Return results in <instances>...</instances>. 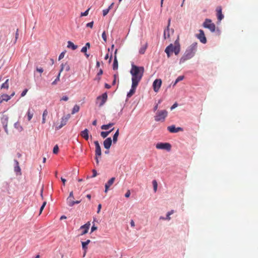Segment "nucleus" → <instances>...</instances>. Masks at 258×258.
Returning <instances> with one entry per match:
<instances>
[{
	"mask_svg": "<svg viewBox=\"0 0 258 258\" xmlns=\"http://www.w3.org/2000/svg\"><path fill=\"white\" fill-rule=\"evenodd\" d=\"M67 121L65 119V118L63 116L61 118L60 123H62L63 125L67 124Z\"/></svg>",
	"mask_w": 258,
	"mask_h": 258,
	"instance_id": "56",
	"label": "nucleus"
},
{
	"mask_svg": "<svg viewBox=\"0 0 258 258\" xmlns=\"http://www.w3.org/2000/svg\"><path fill=\"white\" fill-rule=\"evenodd\" d=\"M198 43L195 42L190 45L185 50L183 55L179 59V64L184 62L186 60L192 58L197 51Z\"/></svg>",
	"mask_w": 258,
	"mask_h": 258,
	"instance_id": "3",
	"label": "nucleus"
},
{
	"mask_svg": "<svg viewBox=\"0 0 258 258\" xmlns=\"http://www.w3.org/2000/svg\"><path fill=\"white\" fill-rule=\"evenodd\" d=\"M162 83V80L161 79H155L152 84L153 89L155 92H158L161 87Z\"/></svg>",
	"mask_w": 258,
	"mask_h": 258,
	"instance_id": "9",
	"label": "nucleus"
},
{
	"mask_svg": "<svg viewBox=\"0 0 258 258\" xmlns=\"http://www.w3.org/2000/svg\"><path fill=\"white\" fill-rule=\"evenodd\" d=\"M108 98L107 92H105L102 94L101 95H99L96 98V103H98V101L100 100V102L99 103V106L101 107L103 106L105 102L107 101Z\"/></svg>",
	"mask_w": 258,
	"mask_h": 258,
	"instance_id": "7",
	"label": "nucleus"
},
{
	"mask_svg": "<svg viewBox=\"0 0 258 258\" xmlns=\"http://www.w3.org/2000/svg\"><path fill=\"white\" fill-rule=\"evenodd\" d=\"M167 115L168 112L166 110H158L156 112V115L154 116V119L156 121H164Z\"/></svg>",
	"mask_w": 258,
	"mask_h": 258,
	"instance_id": "5",
	"label": "nucleus"
},
{
	"mask_svg": "<svg viewBox=\"0 0 258 258\" xmlns=\"http://www.w3.org/2000/svg\"><path fill=\"white\" fill-rule=\"evenodd\" d=\"M79 110L80 106L77 104L75 105L72 110V114H74L77 113L79 111Z\"/></svg>",
	"mask_w": 258,
	"mask_h": 258,
	"instance_id": "34",
	"label": "nucleus"
},
{
	"mask_svg": "<svg viewBox=\"0 0 258 258\" xmlns=\"http://www.w3.org/2000/svg\"><path fill=\"white\" fill-rule=\"evenodd\" d=\"M114 129V127L111 128L110 130H109V131H102L100 133V135L101 136V137H102L103 138H107V137L109 135V134L111 133L113 130Z\"/></svg>",
	"mask_w": 258,
	"mask_h": 258,
	"instance_id": "25",
	"label": "nucleus"
},
{
	"mask_svg": "<svg viewBox=\"0 0 258 258\" xmlns=\"http://www.w3.org/2000/svg\"><path fill=\"white\" fill-rule=\"evenodd\" d=\"M216 16L217 20L219 23H220L222 20L224 18V16L222 13V8L221 6H218L217 7L216 10Z\"/></svg>",
	"mask_w": 258,
	"mask_h": 258,
	"instance_id": "14",
	"label": "nucleus"
},
{
	"mask_svg": "<svg viewBox=\"0 0 258 258\" xmlns=\"http://www.w3.org/2000/svg\"><path fill=\"white\" fill-rule=\"evenodd\" d=\"M115 180V177H111L107 181V182L105 184V185L110 187L113 184Z\"/></svg>",
	"mask_w": 258,
	"mask_h": 258,
	"instance_id": "31",
	"label": "nucleus"
},
{
	"mask_svg": "<svg viewBox=\"0 0 258 258\" xmlns=\"http://www.w3.org/2000/svg\"><path fill=\"white\" fill-rule=\"evenodd\" d=\"M9 95L7 94H3L0 96V104L3 102V101L8 102L10 100Z\"/></svg>",
	"mask_w": 258,
	"mask_h": 258,
	"instance_id": "22",
	"label": "nucleus"
},
{
	"mask_svg": "<svg viewBox=\"0 0 258 258\" xmlns=\"http://www.w3.org/2000/svg\"><path fill=\"white\" fill-rule=\"evenodd\" d=\"M102 155L101 152V147H95V160L96 161V165H98L99 163V158Z\"/></svg>",
	"mask_w": 258,
	"mask_h": 258,
	"instance_id": "15",
	"label": "nucleus"
},
{
	"mask_svg": "<svg viewBox=\"0 0 258 258\" xmlns=\"http://www.w3.org/2000/svg\"><path fill=\"white\" fill-rule=\"evenodd\" d=\"M14 171L16 172L17 175H21V169L19 166V163L17 159L14 160Z\"/></svg>",
	"mask_w": 258,
	"mask_h": 258,
	"instance_id": "17",
	"label": "nucleus"
},
{
	"mask_svg": "<svg viewBox=\"0 0 258 258\" xmlns=\"http://www.w3.org/2000/svg\"><path fill=\"white\" fill-rule=\"evenodd\" d=\"M167 129L170 133H177L179 132H182L183 131V128L182 127H176L174 124L168 126Z\"/></svg>",
	"mask_w": 258,
	"mask_h": 258,
	"instance_id": "13",
	"label": "nucleus"
},
{
	"mask_svg": "<svg viewBox=\"0 0 258 258\" xmlns=\"http://www.w3.org/2000/svg\"><path fill=\"white\" fill-rule=\"evenodd\" d=\"M81 201H72L71 200L67 203L68 206L70 207H73L75 204H78L80 203Z\"/></svg>",
	"mask_w": 258,
	"mask_h": 258,
	"instance_id": "35",
	"label": "nucleus"
},
{
	"mask_svg": "<svg viewBox=\"0 0 258 258\" xmlns=\"http://www.w3.org/2000/svg\"><path fill=\"white\" fill-rule=\"evenodd\" d=\"M92 223H93V225L91 226V228L90 233H92L93 232H94L95 231L97 230V227L96 226H95V224L94 223V222H93Z\"/></svg>",
	"mask_w": 258,
	"mask_h": 258,
	"instance_id": "45",
	"label": "nucleus"
},
{
	"mask_svg": "<svg viewBox=\"0 0 258 258\" xmlns=\"http://www.w3.org/2000/svg\"><path fill=\"white\" fill-rule=\"evenodd\" d=\"M81 136L86 141H88L89 139V131L88 129L85 128L80 133Z\"/></svg>",
	"mask_w": 258,
	"mask_h": 258,
	"instance_id": "20",
	"label": "nucleus"
},
{
	"mask_svg": "<svg viewBox=\"0 0 258 258\" xmlns=\"http://www.w3.org/2000/svg\"><path fill=\"white\" fill-rule=\"evenodd\" d=\"M204 28L208 29L212 33L216 31V25L210 19L206 18L202 24Z\"/></svg>",
	"mask_w": 258,
	"mask_h": 258,
	"instance_id": "4",
	"label": "nucleus"
},
{
	"mask_svg": "<svg viewBox=\"0 0 258 258\" xmlns=\"http://www.w3.org/2000/svg\"><path fill=\"white\" fill-rule=\"evenodd\" d=\"M87 50L88 49L87 48H86L85 46H83L81 50V52L84 53H86L87 52Z\"/></svg>",
	"mask_w": 258,
	"mask_h": 258,
	"instance_id": "60",
	"label": "nucleus"
},
{
	"mask_svg": "<svg viewBox=\"0 0 258 258\" xmlns=\"http://www.w3.org/2000/svg\"><path fill=\"white\" fill-rule=\"evenodd\" d=\"M111 85L107 84V83H105L104 84V87L106 88V89H109L111 88Z\"/></svg>",
	"mask_w": 258,
	"mask_h": 258,
	"instance_id": "64",
	"label": "nucleus"
},
{
	"mask_svg": "<svg viewBox=\"0 0 258 258\" xmlns=\"http://www.w3.org/2000/svg\"><path fill=\"white\" fill-rule=\"evenodd\" d=\"M199 33L196 34V37L203 44H206L207 42V39L206 37L204 31L202 29L199 30Z\"/></svg>",
	"mask_w": 258,
	"mask_h": 258,
	"instance_id": "8",
	"label": "nucleus"
},
{
	"mask_svg": "<svg viewBox=\"0 0 258 258\" xmlns=\"http://www.w3.org/2000/svg\"><path fill=\"white\" fill-rule=\"evenodd\" d=\"M43 71H44L43 69L41 67H39V68L37 67L36 68V71L40 74L42 73L43 72Z\"/></svg>",
	"mask_w": 258,
	"mask_h": 258,
	"instance_id": "55",
	"label": "nucleus"
},
{
	"mask_svg": "<svg viewBox=\"0 0 258 258\" xmlns=\"http://www.w3.org/2000/svg\"><path fill=\"white\" fill-rule=\"evenodd\" d=\"M93 24H94V21H92L86 24V27L90 28H92L93 27Z\"/></svg>",
	"mask_w": 258,
	"mask_h": 258,
	"instance_id": "52",
	"label": "nucleus"
},
{
	"mask_svg": "<svg viewBox=\"0 0 258 258\" xmlns=\"http://www.w3.org/2000/svg\"><path fill=\"white\" fill-rule=\"evenodd\" d=\"M171 145L168 142H158L156 144V148L157 149L165 150L169 152L171 150Z\"/></svg>",
	"mask_w": 258,
	"mask_h": 258,
	"instance_id": "6",
	"label": "nucleus"
},
{
	"mask_svg": "<svg viewBox=\"0 0 258 258\" xmlns=\"http://www.w3.org/2000/svg\"><path fill=\"white\" fill-rule=\"evenodd\" d=\"M131 196V191L130 190H127L126 193L124 195V197L126 198H128Z\"/></svg>",
	"mask_w": 258,
	"mask_h": 258,
	"instance_id": "59",
	"label": "nucleus"
},
{
	"mask_svg": "<svg viewBox=\"0 0 258 258\" xmlns=\"http://www.w3.org/2000/svg\"><path fill=\"white\" fill-rule=\"evenodd\" d=\"M144 72L145 68L143 66L136 65L134 62H132L130 71L132 76V83L139 84L143 77Z\"/></svg>",
	"mask_w": 258,
	"mask_h": 258,
	"instance_id": "1",
	"label": "nucleus"
},
{
	"mask_svg": "<svg viewBox=\"0 0 258 258\" xmlns=\"http://www.w3.org/2000/svg\"><path fill=\"white\" fill-rule=\"evenodd\" d=\"M113 141L111 137H108L103 141V145L105 149H110Z\"/></svg>",
	"mask_w": 258,
	"mask_h": 258,
	"instance_id": "16",
	"label": "nucleus"
},
{
	"mask_svg": "<svg viewBox=\"0 0 258 258\" xmlns=\"http://www.w3.org/2000/svg\"><path fill=\"white\" fill-rule=\"evenodd\" d=\"M97 174H98V173H97V170L96 169H94L92 170V175L90 177H91V178L95 177L97 175Z\"/></svg>",
	"mask_w": 258,
	"mask_h": 258,
	"instance_id": "48",
	"label": "nucleus"
},
{
	"mask_svg": "<svg viewBox=\"0 0 258 258\" xmlns=\"http://www.w3.org/2000/svg\"><path fill=\"white\" fill-rule=\"evenodd\" d=\"M28 91V89H27V88H25L21 93V97H24L26 95V94H27V92Z\"/></svg>",
	"mask_w": 258,
	"mask_h": 258,
	"instance_id": "51",
	"label": "nucleus"
},
{
	"mask_svg": "<svg viewBox=\"0 0 258 258\" xmlns=\"http://www.w3.org/2000/svg\"><path fill=\"white\" fill-rule=\"evenodd\" d=\"M9 79H7L6 80V81L1 85V89H9Z\"/></svg>",
	"mask_w": 258,
	"mask_h": 258,
	"instance_id": "33",
	"label": "nucleus"
},
{
	"mask_svg": "<svg viewBox=\"0 0 258 258\" xmlns=\"http://www.w3.org/2000/svg\"><path fill=\"white\" fill-rule=\"evenodd\" d=\"M9 117L7 115H3L1 118V122L4 128L5 132L7 135L9 134V131L8 129V123Z\"/></svg>",
	"mask_w": 258,
	"mask_h": 258,
	"instance_id": "12",
	"label": "nucleus"
},
{
	"mask_svg": "<svg viewBox=\"0 0 258 258\" xmlns=\"http://www.w3.org/2000/svg\"><path fill=\"white\" fill-rule=\"evenodd\" d=\"M34 110H31L30 108H29L27 112V119L28 121L31 120L33 116Z\"/></svg>",
	"mask_w": 258,
	"mask_h": 258,
	"instance_id": "30",
	"label": "nucleus"
},
{
	"mask_svg": "<svg viewBox=\"0 0 258 258\" xmlns=\"http://www.w3.org/2000/svg\"><path fill=\"white\" fill-rule=\"evenodd\" d=\"M174 212V211L173 210H171V211L168 212L166 213V217H165V219L167 220H170L171 219V218L170 216L173 214Z\"/></svg>",
	"mask_w": 258,
	"mask_h": 258,
	"instance_id": "36",
	"label": "nucleus"
},
{
	"mask_svg": "<svg viewBox=\"0 0 258 258\" xmlns=\"http://www.w3.org/2000/svg\"><path fill=\"white\" fill-rule=\"evenodd\" d=\"M181 50V45L179 43V36L174 42V44H169L165 49L164 52L166 53L168 58L171 56L174 53L175 55H178Z\"/></svg>",
	"mask_w": 258,
	"mask_h": 258,
	"instance_id": "2",
	"label": "nucleus"
},
{
	"mask_svg": "<svg viewBox=\"0 0 258 258\" xmlns=\"http://www.w3.org/2000/svg\"><path fill=\"white\" fill-rule=\"evenodd\" d=\"M90 9V8H88L85 12H81L80 16L81 17H83V16H87L88 15V13H89Z\"/></svg>",
	"mask_w": 258,
	"mask_h": 258,
	"instance_id": "44",
	"label": "nucleus"
},
{
	"mask_svg": "<svg viewBox=\"0 0 258 258\" xmlns=\"http://www.w3.org/2000/svg\"><path fill=\"white\" fill-rule=\"evenodd\" d=\"M109 57V60H108V62L110 63L111 62L112 59V52L111 53V55H110V56H109V54L108 53L106 54V55H105V56L104 57V59L106 60Z\"/></svg>",
	"mask_w": 258,
	"mask_h": 258,
	"instance_id": "40",
	"label": "nucleus"
},
{
	"mask_svg": "<svg viewBox=\"0 0 258 258\" xmlns=\"http://www.w3.org/2000/svg\"><path fill=\"white\" fill-rule=\"evenodd\" d=\"M69 100V97L67 95L62 96L60 99V101H67Z\"/></svg>",
	"mask_w": 258,
	"mask_h": 258,
	"instance_id": "54",
	"label": "nucleus"
},
{
	"mask_svg": "<svg viewBox=\"0 0 258 258\" xmlns=\"http://www.w3.org/2000/svg\"><path fill=\"white\" fill-rule=\"evenodd\" d=\"M103 74V71L102 69H100L98 72L97 73L95 78L94 79V80L95 81H97L98 82H99L101 78V76Z\"/></svg>",
	"mask_w": 258,
	"mask_h": 258,
	"instance_id": "26",
	"label": "nucleus"
},
{
	"mask_svg": "<svg viewBox=\"0 0 258 258\" xmlns=\"http://www.w3.org/2000/svg\"><path fill=\"white\" fill-rule=\"evenodd\" d=\"M90 225V222L88 221L85 224L82 225L79 229V230H82V232L79 235L82 236L87 234L88 232Z\"/></svg>",
	"mask_w": 258,
	"mask_h": 258,
	"instance_id": "11",
	"label": "nucleus"
},
{
	"mask_svg": "<svg viewBox=\"0 0 258 258\" xmlns=\"http://www.w3.org/2000/svg\"><path fill=\"white\" fill-rule=\"evenodd\" d=\"M118 67V60L117 59V56H115L113 59V64H112V69L113 70H117Z\"/></svg>",
	"mask_w": 258,
	"mask_h": 258,
	"instance_id": "28",
	"label": "nucleus"
},
{
	"mask_svg": "<svg viewBox=\"0 0 258 258\" xmlns=\"http://www.w3.org/2000/svg\"><path fill=\"white\" fill-rule=\"evenodd\" d=\"M214 33H216L217 35H220L221 33V31L218 27H217L216 28V31Z\"/></svg>",
	"mask_w": 258,
	"mask_h": 258,
	"instance_id": "57",
	"label": "nucleus"
},
{
	"mask_svg": "<svg viewBox=\"0 0 258 258\" xmlns=\"http://www.w3.org/2000/svg\"><path fill=\"white\" fill-rule=\"evenodd\" d=\"M60 75L59 74H57L55 79L51 83L52 85H55L57 84V82L60 80Z\"/></svg>",
	"mask_w": 258,
	"mask_h": 258,
	"instance_id": "38",
	"label": "nucleus"
},
{
	"mask_svg": "<svg viewBox=\"0 0 258 258\" xmlns=\"http://www.w3.org/2000/svg\"><path fill=\"white\" fill-rule=\"evenodd\" d=\"M59 151V147L57 145H55L52 150L53 154H57L58 153Z\"/></svg>",
	"mask_w": 258,
	"mask_h": 258,
	"instance_id": "39",
	"label": "nucleus"
},
{
	"mask_svg": "<svg viewBox=\"0 0 258 258\" xmlns=\"http://www.w3.org/2000/svg\"><path fill=\"white\" fill-rule=\"evenodd\" d=\"M119 135V130L118 128L115 131V132L114 133V134H113V135L112 136V140L113 141V144H115L117 143V142L118 141V138Z\"/></svg>",
	"mask_w": 258,
	"mask_h": 258,
	"instance_id": "23",
	"label": "nucleus"
},
{
	"mask_svg": "<svg viewBox=\"0 0 258 258\" xmlns=\"http://www.w3.org/2000/svg\"><path fill=\"white\" fill-rule=\"evenodd\" d=\"M18 36H19L18 29H17L16 32V34H15V39L14 43H16V42L17 41V40L18 38Z\"/></svg>",
	"mask_w": 258,
	"mask_h": 258,
	"instance_id": "63",
	"label": "nucleus"
},
{
	"mask_svg": "<svg viewBox=\"0 0 258 258\" xmlns=\"http://www.w3.org/2000/svg\"><path fill=\"white\" fill-rule=\"evenodd\" d=\"M101 208H102V205L101 204H99L98 205V207H97V213L98 214L100 213V210L101 209Z\"/></svg>",
	"mask_w": 258,
	"mask_h": 258,
	"instance_id": "61",
	"label": "nucleus"
},
{
	"mask_svg": "<svg viewBox=\"0 0 258 258\" xmlns=\"http://www.w3.org/2000/svg\"><path fill=\"white\" fill-rule=\"evenodd\" d=\"M170 22H171V18H169L168 20L167 26L166 28L165 29V30L164 31L163 37H164V38L165 39L166 38V35H167V38H169L170 37V33H169L170 29H169V27H170Z\"/></svg>",
	"mask_w": 258,
	"mask_h": 258,
	"instance_id": "19",
	"label": "nucleus"
},
{
	"mask_svg": "<svg viewBox=\"0 0 258 258\" xmlns=\"http://www.w3.org/2000/svg\"><path fill=\"white\" fill-rule=\"evenodd\" d=\"M67 47L68 48L71 49L73 50H76L78 48V45L75 44L72 41H68Z\"/></svg>",
	"mask_w": 258,
	"mask_h": 258,
	"instance_id": "27",
	"label": "nucleus"
},
{
	"mask_svg": "<svg viewBox=\"0 0 258 258\" xmlns=\"http://www.w3.org/2000/svg\"><path fill=\"white\" fill-rule=\"evenodd\" d=\"M67 65V62L65 63H62L61 64H60V70L59 71V72L58 73V74H59L60 75V74L63 71V69H64V67H65V66Z\"/></svg>",
	"mask_w": 258,
	"mask_h": 258,
	"instance_id": "43",
	"label": "nucleus"
},
{
	"mask_svg": "<svg viewBox=\"0 0 258 258\" xmlns=\"http://www.w3.org/2000/svg\"><path fill=\"white\" fill-rule=\"evenodd\" d=\"M115 124V122H109L108 124H104L102 125L100 127L101 130H107L109 128H111Z\"/></svg>",
	"mask_w": 258,
	"mask_h": 258,
	"instance_id": "24",
	"label": "nucleus"
},
{
	"mask_svg": "<svg viewBox=\"0 0 258 258\" xmlns=\"http://www.w3.org/2000/svg\"><path fill=\"white\" fill-rule=\"evenodd\" d=\"M138 85V84L132 83L131 88L130 89V91L127 92L126 94V101H127V99L131 98L135 93L137 88Z\"/></svg>",
	"mask_w": 258,
	"mask_h": 258,
	"instance_id": "10",
	"label": "nucleus"
},
{
	"mask_svg": "<svg viewBox=\"0 0 258 258\" xmlns=\"http://www.w3.org/2000/svg\"><path fill=\"white\" fill-rule=\"evenodd\" d=\"M66 52V50H64L60 53V54L59 55L58 57V61L60 60L61 59H62L63 58Z\"/></svg>",
	"mask_w": 258,
	"mask_h": 258,
	"instance_id": "42",
	"label": "nucleus"
},
{
	"mask_svg": "<svg viewBox=\"0 0 258 258\" xmlns=\"http://www.w3.org/2000/svg\"><path fill=\"white\" fill-rule=\"evenodd\" d=\"M102 38L103 41H104V42L106 43L107 42V36H106V32L105 31H104L103 32V33H102Z\"/></svg>",
	"mask_w": 258,
	"mask_h": 258,
	"instance_id": "46",
	"label": "nucleus"
},
{
	"mask_svg": "<svg viewBox=\"0 0 258 258\" xmlns=\"http://www.w3.org/2000/svg\"><path fill=\"white\" fill-rule=\"evenodd\" d=\"M48 111L47 110V109H45L44 111H43V114H42V117H44V118H46V116L48 115Z\"/></svg>",
	"mask_w": 258,
	"mask_h": 258,
	"instance_id": "58",
	"label": "nucleus"
},
{
	"mask_svg": "<svg viewBox=\"0 0 258 258\" xmlns=\"http://www.w3.org/2000/svg\"><path fill=\"white\" fill-rule=\"evenodd\" d=\"M74 195H73V191H71V192H70V194H69V197H68V198H67V203H68V202H69L70 201L72 200H71V198H73V199H74Z\"/></svg>",
	"mask_w": 258,
	"mask_h": 258,
	"instance_id": "47",
	"label": "nucleus"
},
{
	"mask_svg": "<svg viewBox=\"0 0 258 258\" xmlns=\"http://www.w3.org/2000/svg\"><path fill=\"white\" fill-rule=\"evenodd\" d=\"M109 10H108V9L107 8L103 10L102 11L103 16L105 17V16H106L108 14V13H109Z\"/></svg>",
	"mask_w": 258,
	"mask_h": 258,
	"instance_id": "50",
	"label": "nucleus"
},
{
	"mask_svg": "<svg viewBox=\"0 0 258 258\" xmlns=\"http://www.w3.org/2000/svg\"><path fill=\"white\" fill-rule=\"evenodd\" d=\"M148 47V43L146 42L145 45H143L139 49V53L140 54H144L145 53L146 50Z\"/></svg>",
	"mask_w": 258,
	"mask_h": 258,
	"instance_id": "29",
	"label": "nucleus"
},
{
	"mask_svg": "<svg viewBox=\"0 0 258 258\" xmlns=\"http://www.w3.org/2000/svg\"><path fill=\"white\" fill-rule=\"evenodd\" d=\"M14 126L19 132H22L23 130L22 126L20 124L19 121L15 122Z\"/></svg>",
	"mask_w": 258,
	"mask_h": 258,
	"instance_id": "32",
	"label": "nucleus"
},
{
	"mask_svg": "<svg viewBox=\"0 0 258 258\" xmlns=\"http://www.w3.org/2000/svg\"><path fill=\"white\" fill-rule=\"evenodd\" d=\"M121 106V109L120 111L118 113L117 116L116 117L119 118L122 114V111L124 108V106H122V104L120 105Z\"/></svg>",
	"mask_w": 258,
	"mask_h": 258,
	"instance_id": "53",
	"label": "nucleus"
},
{
	"mask_svg": "<svg viewBox=\"0 0 258 258\" xmlns=\"http://www.w3.org/2000/svg\"><path fill=\"white\" fill-rule=\"evenodd\" d=\"M178 106V104L177 102L174 103V104L171 106L170 110H173Z\"/></svg>",
	"mask_w": 258,
	"mask_h": 258,
	"instance_id": "49",
	"label": "nucleus"
},
{
	"mask_svg": "<svg viewBox=\"0 0 258 258\" xmlns=\"http://www.w3.org/2000/svg\"><path fill=\"white\" fill-rule=\"evenodd\" d=\"M46 205V201L43 202L39 209V215L41 214V213L43 211Z\"/></svg>",
	"mask_w": 258,
	"mask_h": 258,
	"instance_id": "41",
	"label": "nucleus"
},
{
	"mask_svg": "<svg viewBox=\"0 0 258 258\" xmlns=\"http://www.w3.org/2000/svg\"><path fill=\"white\" fill-rule=\"evenodd\" d=\"M91 242L90 240L87 239V240L85 241H81L82 244V248L83 252V256H85L86 255V253L87 252V250L88 249V244Z\"/></svg>",
	"mask_w": 258,
	"mask_h": 258,
	"instance_id": "18",
	"label": "nucleus"
},
{
	"mask_svg": "<svg viewBox=\"0 0 258 258\" xmlns=\"http://www.w3.org/2000/svg\"><path fill=\"white\" fill-rule=\"evenodd\" d=\"M184 79V76L183 75L178 76L174 82H172L171 83V84L168 86V87H170L171 86L174 87L178 82L182 81Z\"/></svg>",
	"mask_w": 258,
	"mask_h": 258,
	"instance_id": "21",
	"label": "nucleus"
},
{
	"mask_svg": "<svg viewBox=\"0 0 258 258\" xmlns=\"http://www.w3.org/2000/svg\"><path fill=\"white\" fill-rule=\"evenodd\" d=\"M152 184H153V190L154 191V192H156L157 190V187H158V183L157 182V181L154 179L152 181Z\"/></svg>",
	"mask_w": 258,
	"mask_h": 258,
	"instance_id": "37",
	"label": "nucleus"
},
{
	"mask_svg": "<svg viewBox=\"0 0 258 258\" xmlns=\"http://www.w3.org/2000/svg\"><path fill=\"white\" fill-rule=\"evenodd\" d=\"M64 125H63L62 123H60L59 125L58 126H56L55 127V130H58L59 129H60L61 127H62Z\"/></svg>",
	"mask_w": 258,
	"mask_h": 258,
	"instance_id": "62",
	"label": "nucleus"
}]
</instances>
